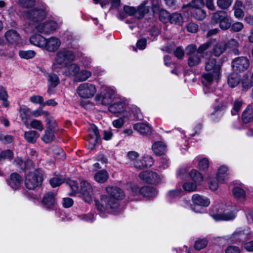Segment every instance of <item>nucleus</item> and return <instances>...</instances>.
Returning <instances> with one entry per match:
<instances>
[{
  "label": "nucleus",
  "instance_id": "f257e3e1",
  "mask_svg": "<svg viewBox=\"0 0 253 253\" xmlns=\"http://www.w3.org/2000/svg\"><path fill=\"white\" fill-rule=\"evenodd\" d=\"M47 11V7L44 4H42L40 9L36 8L28 10L25 14V31L28 33L37 32L42 34H50L58 29L62 23L59 20H50L42 23L45 18Z\"/></svg>",
  "mask_w": 253,
  "mask_h": 253
},
{
  "label": "nucleus",
  "instance_id": "f03ea898",
  "mask_svg": "<svg viewBox=\"0 0 253 253\" xmlns=\"http://www.w3.org/2000/svg\"><path fill=\"white\" fill-rule=\"evenodd\" d=\"M105 190L109 197L103 195L101 196L100 201H95L99 215L102 217H106L109 212L114 215L121 213L124 210L120 203L125 196L124 191L117 186H108Z\"/></svg>",
  "mask_w": 253,
  "mask_h": 253
},
{
  "label": "nucleus",
  "instance_id": "7ed1b4c3",
  "mask_svg": "<svg viewBox=\"0 0 253 253\" xmlns=\"http://www.w3.org/2000/svg\"><path fill=\"white\" fill-rule=\"evenodd\" d=\"M205 63L207 73L203 74L202 82L204 92L208 93L215 90L220 76V66L211 55L206 58Z\"/></svg>",
  "mask_w": 253,
  "mask_h": 253
},
{
  "label": "nucleus",
  "instance_id": "20e7f679",
  "mask_svg": "<svg viewBox=\"0 0 253 253\" xmlns=\"http://www.w3.org/2000/svg\"><path fill=\"white\" fill-rule=\"evenodd\" d=\"M108 111L115 116L119 115H133L139 118L140 109L134 105L129 104L127 99L123 97H116L114 102L108 107Z\"/></svg>",
  "mask_w": 253,
  "mask_h": 253
},
{
  "label": "nucleus",
  "instance_id": "39448f33",
  "mask_svg": "<svg viewBox=\"0 0 253 253\" xmlns=\"http://www.w3.org/2000/svg\"><path fill=\"white\" fill-rule=\"evenodd\" d=\"M237 211L235 205L229 202L226 205L219 204L213 206L210 214L216 221L230 220L235 218Z\"/></svg>",
  "mask_w": 253,
  "mask_h": 253
},
{
  "label": "nucleus",
  "instance_id": "423d86ee",
  "mask_svg": "<svg viewBox=\"0 0 253 253\" xmlns=\"http://www.w3.org/2000/svg\"><path fill=\"white\" fill-rule=\"evenodd\" d=\"M76 59V54L73 51L66 48L61 49L55 54L52 69L54 72H59L63 67L67 66Z\"/></svg>",
  "mask_w": 253,
  "mask_h": 253
},
{
  "label": "nucleus",
  "instance_id": "0eeeda50",
  "mask_svg": "<svg viewBox=\"0 0 253 253\" xmlns=\"http://www.w3.org/2000/svg\"><path fill=\"white\" fill-rule=\"evenodd\" d=\"M116 93V89L113 86H103L101 92L97 94L95 100L97 104L102 105H109Z\"/></svg>",
  "mask_w": 253,
  "mask_h": 253
},
{
  "label": "nucleus",
  "instance_id": "6e6552de",
  "mask_svg": "<svg viewBox=\"0 0 253 253\" xmlns=\"http://www.w3.org/2000/svg\"><path fill=\"white\" fill-rule=\"evenodd\" d=\"M124 12L120 11L118 14V18L120 19H123L126 17V15H132L137 19L142 18L144 15L148 12L149 8L145 6V4H142L139 6L137 10L133 7L125 5L124 7Z\"/></svg>",
  "mask_w": 253,
  "mask_h": 253
},
{
  "label": "nucleus",
  "instance_id": "1a4fd4ad",
  "mask_svg": "<svg viewBox=\"0 0 253 253\" xmlns=\"http://www.w3.org/2000/svg\"><path fill=\"white\" fill-rule=\"evenodd\" d=\"M43 171L42 169H35L30 172L25 176V185L27 188L33 190L40 186L42 181Z\"/></svg>",
  "mask_w": 253,
  "mask_h": 253
},
{
  "label": "nucleus",
  "instance_id": "9d476101",
  "mask_svg": "<svg viewBox=\"0 0 253 253\" xmlns=\"http://www.w3.org/2000/svg\"><path fill=\"white\" fill-rule=\"evenodd\" d=\"M232 18L228 16L227 13L223 11L215 12L212 16L211 22L213 25L219 23L221 29L226 30L231 27Z\"/></svg>",
  "mask_w": 253,
  "mask_h": 253
},
{
  "label": "nucleus",
  "instance_id": "9b49d317",
  "mask_svg": "<svg viewBox=\"0 0 253 253\" xmlns=\"http://www.w3.org/2000/svg\"><path fill=\"white\" fill-rule=\"evenodd\" d=\"M77 94L82 98L89 99L94 96L97 92L96 86L91 83L81 84L77 88Z\"/></svg>",
  "mask_w": 253,
  "mask_h": 253
},
{
  "label": "nucleus",
  "instance_id": "f8f14e48",
  "mask_svg": "<svg viewBox=\"0 0 253 253\" xmlns=\"http://www.w3.org/2000/svg\"><path fill=\"white\" fill-rule=\"evenodd\" d=\"M251 234L250 228H240L237 229L232 235L225 236L223 238L228 243L234 244L250 237Z\"/></svg>",
  "mask_w": 253,
  "mask_h": 253
},
{
  "label": "nucleus",
  "instance_id": "ddd939ff",
  "mask_svg": "<svg viewBox=\"0 0 253 253\" xmlns=\"http://www.w3.org/2000/svg\"><path fill=\"white\" fill-rule=\"evenodd\" d=\"M80 193L81 197L85 202L89 203L92 201L93 188L88 181L83 180L81 182Z\"/></svg>",
  "mask_w": 253,
  "mask_h": 253
},
{
  "label": "nucleus",
  "instance_id": "4468645a",
  "mask_svg": "<svg viewBox=\"0 0 253 253\" xmlns=\"http://www.w3.org/2000/svg\"><path fill=\"white\" fill-rule=\"evenodd\" d=\"M212 44L211 42H208L200 46L197 49L196 54H192L189 56L188 63L189 66L194 67L198 65L201 61V54L206 50L209 49Z\"/></svg>",
  "mask_w": 253,
  "mask_h": 253
},
{
  "label": "nucleus",
  "instance_id": "2eb2a0df",
  "mask_svg": "<svg viewBox=\"0 0 253 253\" xmlns=\"http://www.w3.org/2000/svg\"><path fill=\"white\" fill-rule=\"evenodd\" d=\"M139 176L141 180L149 183L158 184L163 179L162 175L149 170L142 171L140 173Z\"/></svg>",
  "mask_w": 253,
  "mask_h": 253
},
{
  "label": "nucleus",
  "instance_id": "dca6fc26",
  "mask_svg": "<svg viewBox=\"0 0 253 253\" xmlns=\"http://www.w3.org/2000/svg\"><path fill=\"white\" fill-rule=\"evenodd\" d=\"M61 44L59 38L52 36L48 38L44 39L42 49L49 52H54L60 47Z\"/></svg>",
  "mask_w": 253,
  "mask_h": 253
},
{
  "label": "nucleus",
  "instance_id": "f3484780",
  "mask_svg": "<svg viewBox=\"0 0 253 253\" xmlns=\"http://www.w3.org/2000/svg\"><path fill=\"white\" fill-rule=\"evenodd\" d=\"M250 65V61L246 57H239L235 58L232 63L233 70L237 72H243L246 70Z\"/></svg>",
  "mask_w": 253,
  "mask_h": 253
},
{
  "label": "nucleus",
  "instance_id": "a211bd4d",
  "mask_svg": "<svg viewBox=\"0 0 253 253\" xmlns=\"http://www.w3.org/2000/svg\"><path fill=\"white\" fill-rule=\"evenodd\" d=\"M43 75L46 77L48 82L47 93L51 94L53 93V88L56 87L60 83L59 78L56 74L53 72H45Z\"/></svg>",
  "mask_w": 253,
  "mask_h": 253
},
{
  "label": "nucleus",
  "instance_id": "6ab92c4d",
  "mask_svg": "<svg viewBox=\"0 0 253 253\" xmlns=\"http://www.w3.org/2000/svg\"><path fill=\"white\" fill-rule=\"evenodd\" d=\"M42 203L47 209L56 210V203L55 199V194L52 192H49L45 194L42 200Z\"/></svg>",
  "mask_w": 253,
  "mask_h": 253
},
{
  "label": "nucleus",
  "instance_id": "aec40b11",
  "mask_svg": "<svg viewBox=\"0 0 253 253\" xmlns=\"http://www.w3.org/2000/svg\"><path fill=\"white\" fill-rule=\"evenodd\" d=\"M154 164L153 159L150 156L146 155L136 160L133 164V167L137 169H142L150 167Z\"/></svg>",
  "mask_w": 253,
  "mask_h": 253
},
{
  "label": "nucleus",
  "instance_id": "412c9836",
  "mask_svg": "<svg viewBox=\"0 0 253 253\" xmlns=\"http://www.w3.org/2000/svg\"><path fill=\"white\" fill-rule=\"evenodd\" d=\"M22 181L21 177L17 173L11 174L10 177L7 179L8 185L13 190L18 189L21 186Z\"/></svg>",
  "mask_w": 253,
  "mask_h": 253
},
{
  "label": "nucleus",
  "instance_id": "4be33fe9",
  "mask_svg": "<svg viewBox=\"0 0 253 253\" xmlns=\"http://www.w3.org/2000/svg\"><path fill=\"white\" fill-rule=\"evenodd\" d=\"M88 136L89 143L94 146L100 140L99 133L96 126H90L88 129Z\"/></svg>",
  "mask_w": 253,
  "mask_h": 253
},
{
  "label": "nucleus",
  "instance_id": "5701e85b",
  "mask_svg": "<svg viewBox=\"0 0 253 253\" xmlns=\"http://www.w3.org/2000/svg\"><path fill=\"white\" fill-rule=\"evenodd\" d=\"M118 117V118L114 120L112 122L113 126L117 128H121L126 122L137 118H134L133 115H119Z\"/></svg>",
  "mask_w": 253,
  "mask_h": 253
},
{
  "label": "nucleus",
  "instance_id": "b1692460",
  "mask_svg": "<svg viewBox=\"0 0 253 253\" xmlns=\"http://www.w3.org/2000/svg\"><path fill=\"white\" fill-rule=\"evenodd\" d=\"M6 41L11 44H17L21 40L20 35L14 30H9L5 33Z\"/></svg>",
  "mask_w": 253,
  "mask_h": 253
},
{
  "label": "nucleus",
  "instance_id": "393cba45",
  "mask_svg": "<svg viewBox=\"0 0 253 253\" xmlns=\"http://www.w3.org/2000/svg\"><path fill=\"white\" fill-rule=\"evenodd\" d=\"M66 68L63 74L69 77H73L74 80L80 71V66L76 63H70Z\"/></svg>",
  "mask_w": 253,
  "mask_h": 253
},
{
  "label": "nucleus",
  "instance_id": "a878e982",
  "mask_svg": "<svg viewBox=\"0 0 253 253\" xmlns=\"http://www.w3.org/2000/svg\"><path fill=\"white\" fill-rule=\"evenodd\" d=\"M192 200L194 205L200 207H207L210 204L209 199L198 194H194L192 196Z\"/></svg>",
  "mask_w": 253,
  "mask_h": 253
},
{
  "label": "nucleus",
  "instance_id": "bb28decb",
  "mask_svg": "<svg viewBox=\"0 0 253 253\" xmlns=\"http://www.w3.org/2000/svg\"><path fill=\"white\" fill-rule=\"evenodd\" d=\"M134 130L142 134H149L151 132V127L147 123H138L133 126Z\"/></svg>",
  "mask_w": 253,
  "mask_h": 253
},
{
  "label": "nucleus",
  "instance_id": "cd10ccee",
  "mask_svg": "<svg viewBox=\"0 0 253 253\" xmlns=\"http://www.w3.org/2000/svg\"><path fill=\"white\" fill-rule=\"evenodd\" d=\"M217 180L219 183L225 182L228 178V169L225 166H220L217 169L216 173Z\"/></svg>",
  "mask_w": 253,
  "mask_h": 253
},
{
  "label": "nucleus",
  "instance_id": "c85d7f7f",
  "mask_svg": "<svg viewBox=\"0 0 253 253\" xmlns=\"http://www.w3.org/2000/svg\"><path fill=\"white\" fill-rule=\"evenodd\" d=\"M152 149L156 155H162L166 153L167 146L162 141H157L153 144Z\"/></svg>",
  "mask_w": 253,
  "mask_h": 253
},
{
  "label": "nucleus",
  "instance_id": "c756f323",
  "mask_svg": "<svg viewBox=\"0 0 253 253\" xmlns=\"http://www.w3.org/2000/svg\"><path fill=\"white\" fill-rule=\"evenodd\" d=\"M234 197L240 201H244L246 199V195L243 186H236L232 190Z\"/></svg>",
  "mask_w": 253,
  "mask_h": 253
},
{
  "label": "nucleus",
  "instance_id": "7c9ffc66",
  "mask_svg": "<svg viewBox=\"0 0 253 253\" xmlns=\"http://www.w3.org/2000/svg\"><path fill=\"white\" fill-rule=\"evenodd\" d=\"M13 164L18 166L22 170L29 169L33 166V163L32 161L28 160L26 161H24L20 157H16L14 160Z\"/></svg>",
  "mask_w": 253,
  "mask_h": 253
},
{
  "label": "nucleus",
  "instance_id": "2f4dec72",
  "mask_svg": "<svg viewBox=\"0 0 253 253\" xmlns=\"http://www.w3.org/2000/svg\"><path fill=\"white\" fill-rule=\"evenodd\" d=\"M45 38L40 34L32 35L30 38L31 44L42 49Z\"/></svg>",
  "mask_w": 253,
  "mask_h": 253
},
{
  "label": "nucleus",
  "instance_id": "473e14b6",
  "mask_svg": "<svg viewBox=\"0 0 253 253\" xmlns=\"http://www.w3.org/2000/svg\"><path fill=\"white\" fill-rule=\"evenodd\" d=\"M109 176V174L107 171L100 170L94 174V179L99 183H103L108 180Z\"/></svg>",
  "mask_w": 253,
  "mask_h": 253
},
{
  "label": "nucleus",
  "instance_id": "72a5a7b5",
  "mask_svg": "<svg viewBox=\"0 0 253 253\" xmlns=\"http://www.w3.org/2000/svg\"><path fill=\"white\" fill-rule=\"evenodd\" d=\"M40 134L34 130L25 131L24 133V137L26 140L28 142L33 144L36 142Z\"/></svg>",
  "mask_w": 253,
  "mask_h": 253
},
{
  "label": "nucleus",
  "instance_id": "f704fd0d",
  "mask_svg": "<svg viewBox=\"0 0 253 253\" xmlns=\"http://www.w3.org/2000/svg\"><path fill=\"white\" fill-rule=\"evenodd\" d=\"M240 82V77L237 73H231L228 78V84L232 88L237 86L239 84Z\"/></svg>",
  "mask_w": 253,
  "mask_h": 253
},
{
  "label": "nucleus",
  "instance_id": "c9c22d12",
  "mask_svg": "<svg viewBox=\"0 0 253 253\" xmlns=\"http://www.w3.org/2000/svg\"><path fill=\"white\" fill-rule=\"evenodd\" d=\"M253 120V108L248 106L242 114V121L244 123H248Z\"/></svg>",
  "mask_w": 253,
  "mask_h": 253
},
{
  "label": "nucleus",
  "instance_id": "e433bc0d",
  "mask_svg": "<svg viewBox=\"0 0 253 253\" xmlns=\"http://www.w3.org/2000/svg\"><path fill=\"white\" fill-rule=\"evenodd\" d=\"M91 72L88 70H80L78 73L75 81L79 82H84L90 78L91 76Z\"/></svg>",
  "mask_w": 253,
  "mask_h": 253
},
{
  "label": "nucleus",
  "instance_id": "4c0bfd02",
  "mask_svg": "<svg viewBox=\"0 0 253 253\" xmlns=\"http://www.w3.org/2000/svg\"><path fill=\"white\" fill-rule=\"evenodd\" d=\"M190 12L192 13L193 17L198 20H202L206 16V11L201 7L192 8Z\"/></svg>",
  "mask_w": 253,
  "mask_h": 253
},
{
  "label": "nucleus",
  "instance_id": "58836bf2",
  "mask_svg": "<svg viewBox=\"0 0 253 253\" xmlns=\"http://www.w3.org/2000/svg\"><path fill=\"white\" fill-rule=\"evenodd\" d=\"M142 196L147 198H151L155 197L157 194V191L154 187L151 186H144L142 187Z\"/></svg>",
  "mask_w": 253,
  "mask_h": 253
},
{
  "label": "nucleus",
  "instance_id": "ea45409f",
  "mask_svg": "<svg viewBox=\"0 0 253 253\" xmlns=\"http://www.w3.org/2000/svg\"><path fill=\"white\" fill-rule=\"evenodd\" d=\"M189 175L193 182L198 185L200 184L203 181V177L202 174L196 169L191 170Z\"/></svg>",
  "mask_w": 253,
  "mask_h": 253
},
{
  "label": "nucleus",
  "instance_id": "a19ab883",
  "mask_svg": "<svg viewBox=\"0 0 253 253\" xmlns=\"http://www.w3.org/2000/svg\"><path fill=\"white\" fill-rule=\"evenodd\" d=\"M194 161L198 163V166L200 169L203 170H207L209 166V162L206 158H201L200 156L195 158Z\"/></svg>",
  "mask_w": 253,
  "mask_h": 253
},
{
  "label": "nucleus",
  "instance_id": "79ce46f5",
  "mask_svg": "<svg viewBox=\"0 0 253 253\" xmlns=\"http://www.w3.org/2000/svg\"><path fill=\"white\" fill-rule=\"evenodd\" d=\"M226 48V44L224 42H220L214 44L213 49V54L215 56L220 55Z\"/></svg>",
  "mask_w": 253,
  "mask_h": 253
},
{
  "label": "nucleus",
  "instance_id": "37998d69",
  "mask_svg": "<svg viewBox=\"0 0 253 253\" xmlns=\"http://www.w3.org/2000/svg\"><path fill=\"white\" fill-rule=\"evenodd\" d=\"M8 95L5 88L0 85V100L2 101V105L5 107L9 106V102L7 100Z\"/></svg>",
  "mask_w": 253,
  "mask_h": 253
},
{
  "label": "nucleus",
  "instance_id": "c03bdc74",
  "mask_svg": "<svg viewBox=\"0 0 253 253\" xmlns=\"http://www.w3.org/2000/svg\"><path fill=\"white\" fill-rule=\"evenodd\" d=\"M29 111V109L26 106L20 107V117L27 128H29L27 117V113Z\"/></svg>",
  "mask_w": 253,
  "mask_h": 253
},
{
  "label": "nucleus",
  "instance_id": "a18cd8bd",
  "mask_svg": "<svg viewBox=\"0 0 253 253\" xmlns=\"http://www.w3.org/2000/svg\"><path fill=\"white\" fill-rule=\"evenodd\" d=\"M169 22L172 24L180 25L183 23V20L180 13H173L170 15Z\"/></svg>",
  "mask_w": 253,
  "mask_h": 253
},
{
  "label": "nucleus",
  "instance_id": "49530a36",
  "mask_svg": "<svg viewBox=\"0 0 253 253\" xmlns=\"http://www.w3.org/2000/svg\"><path fill=\"white\" fill-rule=\"evenodd\" d=\"M54 135L53 130L46 129L44 134L42 137V140L45 143H49L54 139Z\"/></svg>",
  "mask_w": 253,
  "mask_h": 253
},
{
  "label": "nucleus",
  "instance_id": "de8ad7c7",
  "mask_svg": "<svg viewBox=\"0 0 253 253\" xmlns=\"http://www.w3.org/2000/svg\"><path fill=\"white\" fill-rule=\"evenodd\" d=\"M35 52L34 50H20L19 55L21 58L29 59L33 58L35 56Z\"/></svg>",
  "mask_w": 253,
  "mask_h": 253
},
{
  "label": "nucleus",
  "instance_id": "09e8293b",
  "mask_svg": "<svg viewBox=\"0 0 253 253\" xmlns=\"http://www.w3.org/2000/svg\"><path fill=\"white\" fill-rule=\"evenodd\" d=\"M182 191L180 189H176L169 191L167 194V198L169 201L181 195Z\"/></svg>",
  "mask_w": 253,
  "mask_h": 253
},
{
  "label": "nucleus",
  "instance_id": "8fccbe9b",
  "mask_svg": "<svg viewBox=\"0 0 253 253\" xmlns=\"http://www.w3.org/2000/svg\"><path fill=\"white\" fill-rule=\"evenodd\" d=\"M233 0H217L216 4L218 7L222 9H226L231 5Z\"/></svg>",
  "mask_w": 253,
  "mask_h": 253
},
{
  "label": "nucleus",
  "instance_id": "3c124183",
  "mask_svg": "<svg viewBox=\"0 0 253 253\" xmlns=\"http://www.w3.org/2000/svg\"><path fill=\"white\" fill-rule=\"evenodd\" d=\"M29 126H30L31 127L37 129L40 131H42L44 128L42 122L36 119L33 120L29 124Z\"/></svg>",
  "mask_w": 253,
  "mask_h": 253
},
{
  "label": "nucleus",
  "instance_id": "603ef678",
  "mask_svg": "<svg viewBox=\"0 0 253 253\" xmlns=\"http://www.w3.org/2000/svg\"><path fill=\"white\" fill-rule=\"evenodd\" d=\"M68 185H69L71 191L70 192V194L71 195H73L76 194L78 191H80V189L79 188V186L78 185V183L76 181L74 180H69L68 183Z\"/></svg>",
  "mask_w": 253,
  "mask_h": 253
},
{
  "label": "nucleus",
  "instance_id": "864d4df0",
  "mask_svg": "<svg viewBox=\"0 0 253 253\" xmlns=\"http://www.w3.org/2000/svg\"><path fill=\"white\" fill-rule=\"evenodd\" d=\"M197 184L195 182H186L183 184V189L187 192H193L196 190L197 188Z\"/></svg>",
  "mask_w": 253,
  "mask_h": 253
},
{
  "label": "nucleus",
  "instance_id": "5fc2aeb1",
  "mask_svg": "<svg viewBox=\"0 0 253 253\" xmlns=\"http://www.w3.org/2000/svg\"><path fill=\"white\" fill-rule=\"evenodd\" d=\"M130 190L131 194L134 197H139L142 196V187L140 189L139 187L136 184H132L130 186Z\"/></svg>",
  "mask_w": 253,
  "mask_h": 253
},
{
  "label": "nucleus",
  "instance_id": "6e6d98bb",
  "mask_svg": "<svg viewBox=\"0 0 253 253\" xmlns=\"http://www.w3.org/2000/svg\"><path fill=\"white\" fill-rule=\"evenodd\" d=\"M208 241L205 239H199L195 241L194 247L197 250H200L206 247Z\"/></svg>",
  "mask_w": 253,
  "mask_h": 253
},
{
  "label": "nucleus",
  "instance_id": "4d7b16f0",
  "mask_svg": "<svg viewBox=\"0 0 253 253\" xmlns=\"http://www.w3.org/2000/svg\"><path fill=\"white\" fill-rule=\"evenodd\" d=\"M243 104V101L241 99H238L235 101L233 109L231 111L232 115H236L240 110Z\"/></svg>",
  "mask_w": 253,
  "mask_h": 253
},
{
  "label": "nucleus",
  "instance_id": "13d9d810",
  "mask_svg": "<svg viewBox=\"0 0 253 253\" xmlns=\"http://www.w3.org/2000/svg\"><path fill=\"white\" fill-rule=\"evenodd\" d=\"M170 15H171L166 10H161L160 11L159 18L163 22L167 23L169 21Z\"/></svg>",
  "mask_w": 253,
  "mask_h": 253
},
{
  "label": "nucleus",
  "instance_id": "bf43d9fd",
  "mask_svg": "<svg viewBox=\"0 0 253 253\" xmlns=\"http://www.w3.org/2000/svg\"><path fill=\"white\" fill-rule=\"evenodd\" d=\"M13 152L10 150H5L0 153V159L11 160L13 157Z\"/></svg>",
  "mask_w": 253,
  "mask_h": 253
},
{
  "label": "nucleus",
  "instance_id": "052dcab7",
  "mask_svg": "<svg viewBox=\"0 0 253 253\" xmlns=\"http://www.w3.org/2000/svg\"><path fill=\"white\" fill-rule=\"evenodd\" d=\"M126 156L131 164L133 166L134 162L138 160L139 154L135 151H129L127 153Z\"/></svg>",
  "mask_w": 253,
  "mask_h": 253
},
{
  "label": "nucleus",
  "instance_id": "680f3d73",
  "mask_svg": "<svg viewBox=\"0 0 253 253\" xmlns=\"http://www.w3.org/2000/svg\"><path fill=\"white\" fill-rule=\"evenodd\" d=\"M45 122L46 123V129L52 130L56 126V123L54 119L52 116L47 117L45 118Z\"/></svg>",
  "mask_w": 253,
  "mask_h": 253
},
{
  "label": "nucleus",
  "instance_id": "e2e57ef3",
  "mask_svg": "<svg viewBox=\"0 0 253 253\" xmlns=\"http://www.w3.org/2000/svg\"><path fill=\"white\" fill-rule=\"evenodd\" d=\"M209 186L211 190L215 191L217 189L218 187V184L220 183L216 179L209 178L208 181Z\"/></svg>",
  "mask_w": 253,
  "mask_h": 253
},
{
  "label": "nucleus",
  "instance_id": "0e129e2a",
  "mask_svg": "<svg viewBox=\"0 0 253 253\" xmlns=\"http://www.w3.org/2000/svg\"><path fill=\"white\" fill-rule=\"evenodd\" d=\"M242 89L243 90L246 91L252 86L253 83L252 82L250 81V80L248 78H246L242 80Z\"/></svg>",
  "mask_w": 253,
  "mask_h": 253
},
{
  "label": "nucleus",
  "instance_id": "69168bd1",
  "mask_svg": "<svg viewBox=\"0 0 253 253\" xmlns=\"http://www.w3.org/2000/svg\"><path fill=\"white\" fill-rule=\"evenodd\" d=\"M20 5L24 7L29 8L35 5V0H18Z\"/></svg>",
  "mask_w": 253,
  "mask_h": 253
},
{
  "label": "nucleus",
  "instance_id": "338daca9",
  "mask_svg": "<svg viewBox=\"0 0 253 253\" xmlns=\"http://www.w3.org/2000/svg\"><path fill=\"white\" fill-rule=\"evenodd\" d=\"M63 182V179L59 177H53L50 180V184L53 187L59 186Z\"/></svg>",
  "mask_w": 253,
  "mask_h": 253
},
{
  "label": "nucleus",
  "instance_id": "774afa93",
  "mask_svg": "<svg viewBox=\"0 0 253 253\" xmlns=\"http://www.w3.org/2000/svg\"><path fill=\"white\" fill-rule=\"evenodd\" d=\"M30 100L33 103L35 104H43V98L40 95H36L30 97Z\"/></svg>",
  "mask_w": 253,
  "mask_h": 253
}]
</instances>
